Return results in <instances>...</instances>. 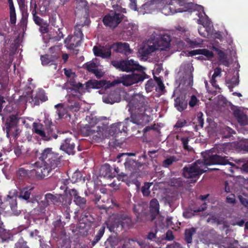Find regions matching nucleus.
<instances>
[{"instance_id":"nucleus-1","label":"nucleus","mask_w":248,"mask_h":248,"mask_svg":"<svg viewBox=\"0 0 248 248\" xmlns=\"http://www.w3.org/2000/svg\"><path fill=\"white\" fill-rule=\"evenodd\" d=\"M35 156L38 159L35 163L18 169L16 173L19 179L23 180L28 178L29 171L33 170H35L38 178L44 179L59 171L64 164L62 155L53 151L52 148H46L40 152L36 151Z\"/></svg>"},{"instance_id":"nucleus-2","label":"nucleus","mask_w":248,"mask_h":248,"mask_svg":"<svg viewBox=\"0 0 248 248\" xmlns=\"http://www.w3.org/2000/svg\"><path fill=\"white\" fill-rule=\"evenodd\" d=\"M226 156L222 157L218 155H214L209 156L204 162L200 160H196L193 163L186 166L183 169V175L187 179H190L191 183H196L200 176L207 170H215L216 168H208L207 166L213 164L225 165L232 163L230 162Z\"/></svg>"},{"instance_id":"nucleus-3","label":"nucleus","mask_w":248,"mask_h":248,"mask_svg":"<svg viewBox=\"0 0 248 248\" xmlns=\"http://www.w3.org/2000/svg\"><path fill=\"white\" fill-rule=\"evenodd\" d=\"M3 212L17 216L20 211L17 209L16 196L7 195L6 200L0 203V242L4 243L14 240L13 234L10 231L4 228V225L1 218Z\"/></svg>"},{"instance_id":"nucleus-4","label":"nucleus","mask_w":248,"mask_h":248,"mask_svg":"<svg viewBox=\"0 0 248 248\" xmlns=\"http://www.w3.org/2000/svg\"><path fill=\"white\" fill-rule=\"evenodd\" d=\"M117 53H120L125 55L131 54L132 50L130 48L129 45L127 43L117 42L110 46H94L93 52L96 57L103 59H108L111 55V49Z\"/></svg>"},{"instance_id":"nucleus-5","label":"nucleus","mask_w":248,"mask_h":248,"mask_svg":"<svg viewBox=\"0 0 248 248\" xmlns=\"http://www.w3.org/2000/svg\"><path fill=\"white\" fill-rule=\"evenodd\" d=\"M89 24L87 19H86L84 22L81 21L79 23H77L74 27V35H68L64 40V43L69 49H74L81 45L83 38L82 28L84 27L88 28Z\"/></svg>"},{"instance_id":"nucleus-6","label":"nucleus","mask_w":248,"mask_h":248,"mask_svg":"<svg viewBox=\"0 0 248 248\" xmlns=\"http://www.w3.org/2000/svg\"><path fill=\"white\" fill-rule=\"evenodd\" d=\"M125 167L131 171V174L128 176L127 174L121 173L118 174L117 178L119 180L123 181L128 186L130 184H134L138 186L140 185L137 178L140 175V171L139 170L135 169L136 167H141V165H139V163L133 159H129L127 160L124 163Z\"/></svg>"},{"instance_id":"nucleus-7","label":"nucleus","mask_w":248,"mask_h":248,"mask_svg":"<svg viewBox=\"0 0 248 248\" xmlns=\"http://www.w3.org/2000/svg\"><path fill=\"white\" fill-rule=\"evenodd\" d=\"M132 103L133 105L132 108L134 112L131 113L130 122L141 127L147 124L150 121V117L145 113L144 102L142 101L137 104L136 99H134L132 100Z\"/></svg>"},{"instance_id":"nucleus-8","label":"nucleus","mask_w":248,"mask_h":248,"mask_svg":"<svg viewBox=\"0 0 248 248\" xmlns=\"http://www.w3.org/2000/svg\"><path fill=\"white\" fill-rule=\"evenodd\" d=\"M111 64L116 69L126 72H134L136 70L142 71L145 69V68L133 60H114L111 61Z\"/></svg>"},{"instance_id":"nucleus-9","label":"nucleus","mask_w":248,"mask_h":248,"mask_svg":"<svg viewBox=\"0 0 248 248\" xmlns=\"http://www.w3.org/2000/svg\"><path fill=\"white\" fill-rule=\"evenodd\" d=\"M71 199L62 195H53L47 193L45 195L44 200L41 201V203L44 208L52 204L57 206L62 205L63 207H68L71 203Z\"/></svg>"},{"instance_id":"nucleus-10","label":"nucleus","mask_w":248,"mask_h":248,"mask_svg":"<svg viewBox=\"0 0 248 248\" xmlns=\"http://www.w3.org/2000/svg\"><path fill=\"white\" fill-rule=\"evenodd\" d=\"M124 17V16L122 14L111 12L105 15L102 21L106 27L114 29L121 22Z\"/></svg>"},{"instance_id":"nucleus-11","label":"nucleus","mask_w":248,"mask_h":248,"mask_svg":"<svg viewBox=\"0 0 248 248\" xmlns=\"http://www.w3.org/2000/svg\"><path fill=\"white\" fill-rule=\"evenodd\" d=\"M119 83L117 80H114L110 82L105 80H97L95 79H90L85 83V89L88 92L91 89H99L105 87V88H108L111 86H115Z\"/></svg>"},{"instance_id":"nucleus-12","label":"nucleus","mask_w":248,"mask_h":248,"mask_svg":"<svg viewBox=\"0 0 248 248\" xmlns=\"http://www.w3.org/2000/svg\"><path fill=\"white\" fill-rule=\"evenodd\" d=\"M68 193L73 199L74 203L80 209H87L88 207L87 201L85 197H81L78 191L75 188H69L67 190Z\"/></svg>"},{"instance_id":"nucleus-13","label":"nucleus","mask_w":248,"mask_h":248,"mask_svg":"<svg viewBox=\"0 0 248 248\" xmlns=\"http://www.w3.org/2000/svg\"><path fill=\"white\" fill-rule=\"evenodd\" d=\"M148 78V76L145 73L141 74L133 73L123 76L121 78V82L124 85L128 86L143 81Z\"/></svg>"},{"instance_id":"nucleus-14","label":"nucleus","mask_w":248,"mask_h":248,"mask_svg":"<svg viewBox=\"0 0 248 248\" xmlns=\"http://www.w3.org/2000/svg\"><path fill=\"white\" fill-rule=\"evenodd\" d=\"M104 127L103 126H95L86 124L81 130L82 132L85 136L92 135L95 133H97L96 137L101 138L103 136V132L104 130Z\"/></svg>"},{"instance_id":"nucleus-15","label":"nucleus","mask_w":248,"mask_h":248,"mask_svg":"<svg viewBox=\"0 0 248 248\" xmlns=\"http://www.w3.org/2000/svg\"><path fill=\"white\" fill-rule=\"evenodd\" d=\"M162 4V0H152L146 2L142 5L141 9L143 10V13L151 14L155 10H158Z\"/></svg>"},{"instance_id":"nucleus-16","label":"nucleus","mask_w":248,"mask_h":248,"mask_svg":"<svg viewBox=\"0 0 248 248\" xmlns=\"http://www.w3.org/2000/svg\"><path fill=\"white\" fill-rule=\"evenodd\" d=\"M58 130L55 126L52 124L51 122H49V124L45 128V136L43 140L49 141L52 139H56L58 138Z\"/></svg>"},{"instance_id":"nucleus-17","label":"nucleus","mask_w":248,"mask_h":248,"mask_svg":"<svg viewBox=\"0 0 248 248\" xmlns=\"http://www.w3.org/2000/svg\"><path fill=\"white\" fill-rule=\"evenodd\" d=\"M117 222L118 224H112L110 222L106 223L107 228L111 232H114L115 227H118L120 225L122 228H124L125 223H128L130 222V218L126 215L120 214L118 216Z\"/></svg>"},{"instance_id":"nucleus-18","label":"nucleus","mask_w":248,"mask_h":248,"mask_svg":"<svg viewBox=\"0 0 248 248\" xmlns=\"http://www.w3.org/2000/svg\"><path fill=\"white\" fill-rule=\"evenodd\" d=\"M75 140H76L70 138L65 139L62 143L60 149L69 155H74L75 152Z\"/></svg>"},{"instance_id":"nucleus-19","label":"nucleus","mask_w":248,"mask_h":248,"mask_svg":"<svg viewBox=\"0 0 248 248\" xmlns=\"http://www.w3.org/2000/svg\"><path fill=\"white\" fill-rule=\"evenodd\" d=\"M58 218L53 222V228L52 232L57 235V237L64 236L65 234L64 226L65 225V222L62 221L60 217H57Z\"/></svg>"},{"instance_id":"nucleus-20","label":"nucleus","mask_w":248,"mask_h":248,"mask_svg":"<svg viewBox=\"0 0 248 248\" xmlns=\"http://www.w3.org/2000/svg\"><path fill=\"white\" fill-rule=\"evenodd\" d=\"M19 119L16 115H11L10 116L9 119L5 123L6 132L7 134L11 133L12 129H16V135L18 130L17 129V125L18 123Z\"/></svg>"},{"instance_id":"nucleus-21","label":"nucleus","mask_w":248,"mask_h":248,"mask_svg":"<svg viewBox=\"0 0 248 248\" xmlns=\"http://www.w3.org/2000/svg\"><path fill=\"white\" fill-rule=\"evenodd\" d=\"M113 168L108 164H105L99 170V175L108 179L115 177L114 172H112Z\"/></svg>"},{"instance_id":"nucleus-22","label":"nucleus","mask_w":248,"mask_h":248,"mask_svg":"<svg viewBox=\"0 0 248 248\" xmlns=\"http://www.w3.org/2000/svg\"><path fill=\"white\" fill-rule=\"evenodd\" d=\"M233 114L240 125L244 126L248 124V116L243 111L237 109L233 111Z\"/></svg>"},{"instance_id":"nucleus-23","label":"nucleus","mask_w":248,"mask_h":248,"mask_svg":"<svg viewBox=\"0 0 248 248\" xmlns=\"http://www.w3.org/2000/svg\"><path fill=\"white\" fill-rule=\"evenodd\" d=\"M149 208L152 220H154L159 213V203L156 199L154 198L150 201Z\"/></svg>"},{"instance_id":"nucleus-24","label":"nucleus","mask_w":248,"mask_h":248,"mask_svg":"<svg viewBox=\"0 0 248 248\" xmlns=\"http://www.w3.org/2000/svg\"><path fill=\"white\" fill-rule=\"evenodd\" d=\"M47 96L46 95L45 92L43 89H39L37 92L36 95L32 97V102L34 105L38 106L41 102L47 100Z\"/></svg>"},{"instance_id":"nucleus-25","label":"nucleus","mask_w":248,"mask_h":248,"mask_svg":"<svg viewBox=\"0 0 248 248\" xmlns=\"http://www.w3.org/2000/svg\"><path fill=\"white\" fill-rule=\"evenodd\" d=\"M170 36L167 34L162 35L158 42V46L161 50H166L170 46Z\"/></svg>"},{"instance_id":"nucleus-26","label":"nucleus","mask_w":248,"mask_h":248,"mask_svg":"<svg viewBox=\"0 0 248 248\" xmlns=\"http://www.w3.org/2000/svg\"><path fill=\"white\" fill-rule=\"evenodd\" d=\"M187 106V102L185 97L181 96L177 97L174 99V107L180 112L186 109Z\"/></svg>"},{"instance_id":"nucleus-27","label":"nucleus","mask_w":248,"mask_h":248,"mask_svg":"<svg viewBox=\"0 0 248 248\" xmlns=\"http://www.w3.org/2000/svg\"><path fill=\"white\" fill-rule=\"evenodd\" d=\"M169 3L170 9L172 12V14H173L176 13H181L186 10H184L182 8H177L178 6L180 5V3L179 0H162V3Z\"/></svg>"},{"instance_id":"nucleus-28","label":"nucleus","mask_w":248,"mask_h":248,"mask_svg":"<svg viewBox=\"0 0 248 248\" xmlns=\"http://www.w3.org/2000/svg\"><path fill=\"white\" fill-rule=\"evenodd\" d=\"M189 54L191 56L196 55H202L205 56L207 59H210L214 57L213 52L206 48L193 50L189 51Z\"/></svg>"},{"instance_id":"nucleus-29","label":"nucleus","mask_w":248,"mask_h":248,"mask_svg":"<svg viewBox=\"0 0 248 248\" xmlns=\"http://www.w3.org/2000/svg\"><path fill=\"white\" fill-rule=\"evenodd\" d=\"M213 49L215 51L218 57V61L222 65L228 67L230 65L229 60L227 59V55L224 51L221 49L213 47Z\"/></svg>"},{"instance_id":"nucleus-30","label":"nucleus","mask_w":248,"mask_h":248,"mask_svg":"<svg viewBox=\"0 0 248 248\" xmlns=\"http://www.w3.org/2000/svg\"><path fill=\"white\" fill-rule=\"evenodd\" d=\"M58 55L45 54L41 55L40 59L43 65H46L48 64H53L54 62L58 59Z\"/></svg>"},{"instance_id":"nucleus-31","label":"nucleus","mask_w":248,"mask_h":248,"mask_svg":"<svg viewBox=\"0 0 248 248\" xmlns=\"http://www.w3.org/2000/svg\"><path fill=\"white\" fill-rule=\"evenodd\" d=\"M32 132L39 136L43 140L45 136V129L41 123L34 122L32 124Z\"/></svg>"},{"instance_id":"nucleus-32","label":"nucleus","mask_w":248,"mask_h":248,"mask_svg":"<svg viewBox=\"0 0 248 248\" xmlns=\"http://www.w3.org/2000/svg\"><path fill=\"white\" fill-rule=\"evenodd\" d=\"M33 189V187L31 186L22 188L20 189L19 198L26 201L29 200Z\"/></svg>"},{"instance_id":"nucleus-33","label":"nucleus","mask_w":248,"mask_h":248,"mask_svg":"<svg viewBox=\"0 0 248 248\" xmlns=\"http://www.w3.org/2000/svg\"><path fill=\"white\" fill-rule=\"evenodd\" d=\"M239 73L237 72L236 75L233 76L231 79L226 81V84L229 85L228 87L230 92H232L233 88L238 85L239 83Z\"/></svg>"},{"instance_id":"nucleus-34","label":"nucleus","mask_w":248,"mask_h":248,"mask_svg":"<svg viewBox=\"0 0 248 248\" xmlns=\"http://www.w3.org/2000/svg\"><path fill=\"white\" fill-rule=\"evenodd\" d=\"M130 119L129 118H126L124 122H119L116 124L118 130H120V133L124 132V134H126L128 131V127L129 126Z\"/></svg>"},{"instance_id":"nucleus-35","label":"nucleus","mask_w":248,"mask_h":248,"mask_svg":"<svg viewBox=\"0 0 248 248\" xmlns=\"http://www.w3.org/2000/svg\"><path fill=\"white\" fill-rule=\"evenodd\" d=\"M196 231V228L192 227L186 229L185 231V240L187 244H190L192 242V236Z\"/></svg>"},{"instance_id":"nucleus-36","label":"nucleus","mask_w":248,"mask_h":248,"mask_svg":"<svg viewBox=\"0 0 248 248\" xmlns=\"http://www.w3.org/2000/svg\"><path fill=\"white\" fill-rule=\"evenodd\" d=\"M156 50V48L155 46H148L147 48H142L140 53L143 57H147L152 52L155 51Z\"/></svg>"},{"instance_id":"nucleus-37","label":"nucleus","mask_w":248,"mask_h":248,"mask_svg":"<svg viewBox=\"0 0 248 248\" xmlns=\"http://www.w3.org/2000/svg\"><path fill=\"white\" fill-rule=\"evenodd\" d=\"M84 211L83 213L81 214L80 217V219H79V222L80 224H83V226H80L82 227H84L85 225L88 223L89 222H91L90 220V214L89 212L86 211V209L83 210Z\"/></svg>"},{"instance_id":"nucleus-38","label":"nucleus","mask_w":248,"mask_h":248,"mask_svg":"<svg viewBox=\"0 0 248 248\" xmlns=\"http://www.w3.org/2000/svg\"><path fill=\"white\" fill-rule=\"evenodd\" d=\"M57 109L56 113L58 115L59 119H62L67 113V110L62 103H59L55 106Z\"/></svg>"},{"instance_id":"nucleus-39","label":"nucleus","mask_w":248,"mask_h":248,"mask_svg":"<svg viewBox=\"0 0 248 248\" xmlns=\"http://www.w3.org/2000/svg\"><path fill=\"white\" fill-rule=\"evenodd\" d=\"M105 230V226H102L99 229L93 240L92 242V245L94 246L100 240L103 236Z\"/></svg>"},{"instance_id":"nucleus-40","label":"nucleus","mask_w":248,"mask_h":248,"mask_svg":"<svg viewBox=\"0 0 248 248\" xmlns=\"http://www.w3.org/2000/svg\"><path fill=\"white\" fill-rule=\"evenodd\" d=\"M158 10L166 16L172 14V12L170 9L169 2L164 3V4L162 3V4L160 5V8H158Z\"/></svg>"},{"instance_id":"nucleus-41","label":"nucleus","mask_w":248,"mask_h":248,"mask_svg":"<svg viewBox=\"0 0 248 248\" xmlns=\"http://www.w3.org/2000/svg\"><path fill=\"white\" fill-rule=\"evenodd\" d=\"M14 248H30L28 243L23 237L19 238L15 244Z\"/></svg>"},{"instance_id":"nucleus-42","label":"nucleus","mask_w":248,"mask_h":248,"mask_svg":"<svg viewBox=\"0 0 248 248\" xmlns=\"http://www.w3.org/2000/svg\"><path fill=\"white\" fill-rule=\"evenodd\" d=\"M177 159L176 157L172 155L165 159L162 163L163 166L165 168H168L171 165L173 162H176Z\"/></svg>"},{"instance_id":"nucleus-43","label":"nucleus","mask_w":248,"mask_h":248,"mask_svg":"<svg viewBox=\"0 0 248 248\" xmlns=\"http://www.w3.org/2000/svg\"><path fill=\"white\" fill-rule=\"evenodd\" d=\"M77 78H71L67 79V82L71 86L77 89H79L83 87V85L76 81Z\"/></svg>"},{"instance_id":"nucleus-44","label":"nucleus","mask_w":248,"mask_h":248,"mask_svg":"<svg viewBox=\"0 0 248 248\" xmlns=\"http://www.w3.org/2000/svg\"><path fill=\"white\" fill-rule=\"evenodd\" d=\"M78 89L76 88V89H71L72 93L69 94V99L71 100V99H79L81 93L78 90Z\"/></svg>"},{"instance_id":"nucleus-45","label":"nucleus","mask_w":248,"mask_h":248,"mask_svg":"<svg viewBox=\"0 0 248 248\" xmlns=\"http://www.w3.org/2000/svg\"><path fill=\"white\" fill-rule=\"evenodd\" d=\"M109 135L112 136L116 137L117 135L120 133V130H118V128L117 127L116 124H112L108 131Z\"/></svg>"},{"instance_id":"nucleus-46","label":"nucleus","mask_w":248,"mask_h":248,"mask_svg":"<svg viewBox=\"0 0 248 248\" xmlns=\"http://www.w3.org/2000/svg\"><path fill=\"white\" fill-rule=\"evenodd\" d=\"M181 141L182 142L183 148L185 150L187 151H191V148L188 146V142L189 141V139L187 137H182L180 139Z\"/></svg>"},{"instance_id":"nucleus-47","label":"nucleus","mask_w":248,"mask_h":248,"mask_svg":"<svg viewBox=\"0 0 248 248\" xmlns=\"http://www.w3.org/2000/svg\"><path fill=\"white\" fill-rule=\"evenodd\" d=\"M186 42L189 45V46L192 48L201 46L202 44V41H198L196 40H191L188 38L187 39Z\"/></svg>"},{"instance_id":"nucleus-48","label":"nucleus","mask_w":248,"mask_h":248,"mask_svg":"<svg viewBox=\"0 0 248 248\" xmlns=\"http://www.w3.org/2000/svg\"><path fill=\"white\" fill-rule=\"evenodd\" d=\"M203 113L202 112H199L197 115V120L196 126H199L201 127H203L204 124V119H203Z\"/></svg>"},{"instance_id":"nucleus-49","label":"nucleus","mask_w":248,"mask_h":248,"mask_svg":"<svg viewBox=\"0 0 248 248\" xmlns=\"http://www.w3.org/2000/svg\"><path fill=\"white\" fill-rule=\"evenodd\" d=\"M150 186L148 183H145L144 186L141 187V192L144 196H148L150 194Z\"/></svg>"},{"instance_id":"nucleus-50","label":"nucleus","mask_w":248,"mask_h":248,"mask_svg":"<svg viewBox=\"0 0 248 248\" xmlns=\"http://www.w3.org/2000/svg\"><path fill=\"white\" fill-rule=\"evenodd\" d=\"M222 132L224 134H227V137H229L231 134L235 133V131L232 128L227 126L222 127Z\"/></svg>"},{"instance_id":"nucleus-51","label":"nucleus","mask_w":248,"mask_h":248,"mask_svg":"<svg viewBox=\"0 0 248 248\" xmlns=\"http://www.w3.org/2000/svg\"><path fill=\"white\" fill-rule=\"evenodd\" d=\"M64 73L67 79L69 78H77V76L75 74V73L73 72L71 69H67L66 68L64 69Z\"/></svg>"},{"instance_id":"nucleus-52","label":"nucleus","mask_w":248,"mask_h":248,"mask_svg":"<svg viewBox=\"0 0 248 248\" xmlns=\"http://www.w3.org/2000/svg\"><path fill=\"white\" fill-rule=\"evenodd\" d=\"M10 19L12 24H15L16 21V10L15 9L10 10Z\"/></svg>"},{"instance_id":"nucleus-53","label":"nucleus","mask_w":248,"mask_h":248,"mask_svg":"<svg viewBox=\"0 0 248 248\" xmlns=\"http://www.w3.org/2000/svg\"><path fill=\"white\" fill-rule=\"evenodd\" d=\"M97 66L96 64L94 62H90L86 64L87 70L91 73L97 69Z\"/></svg>"},{"instance_id":"nucleus-54","label":"nucleus","mask_w":248,"mask_h":248,"mask_svg":"<svg viewBox=\"0 0 248 248\" xmlns=\"http://www.w3.org/2000/svg\"><path fill=\"white\" fill-rule=\"evenodd\" d=\"M69 108L72 109L74 110L75 111H77L79 110V109L80 108V106L79 104V103L78 102V101H76L75 100H74V102L72 104H71L69 106Z\"/></svg>"},{"instance_id":"nucleus-55","label":"nucleus","mask_w":248,"mask_h":248,"mask_svg":"<svg viewBox=\"0 0 248 248\" xmlns=\"http://www.w3.org/2000/svg\"><path fill=\"white\" fill-rule=\"evenodd\" d=\"M154 81L152 79L148 80L145 84V89L147 92L151 91L152 90V89L154 87Z\"/></svg>"},{"instance_id":"nucleus-56","label":"nucleus","mask_w":248,"mask_h":248,"mask_svg":"<svg viewBox=\"0 0 248 248\" xmlns=\"http://www.w3.org/2000/svg\"><path fill=\"white\" fill-rule=\"evenodd\" d=\"M194 70V68L193 66H191L190 69L189 73L188 75L187 80H188V84L189 86H192L193 85V76L192 74V71Z\"/></svg>"},{"instance_id":"nucleus-57","label":"nucleus","mask_w":248,"mask_h":248,"mask_svg":"<svg viewBox=\"0 0 248 248\" xmlns=\"http://www.w3.org/2000/svg\"><path fill=\"white\" fill-rule=\"evenodd\" d=\"M198 101L199 100L197 97L194 95H192L189 101V105L190 107L193 108L196 106Z\"/></svg>"},{"instance_id":"nucleus-58","label":"nucleus","mask_w":248,"mask_h":248,"mask_svg":"<svg viewBox=\"0 0 248 248\" xmlns=\"http://www.w3.org/2000/svg\"><path fill=\"white\" fill-rule=\"evenodd\" d=\"M226 202L234 204L236 202L235 196L234 194H231L226 197Z\"/></svg>"},{"instance_id":"nucleus-59","label":"nucleus","mask_w":248,"mask_h":248,"mask_svg":"<svg viewBox=\"0 0 248 248\" xmlns=\"http://www.w3.org/2000/svg\"><path fill=\"white\" fill-rule=\"evenodd\" d=\"M155 79L157 83L160 90L162 91H163L165 89V86L161 78L159 77H155Z\"/></svg>"},{"instance_id":"nucleus-60","label":"nucleus","mask_w":248,"mask_h":248,"mask_svg":"<svg viewBox=\"0 0 248 248\" xmlns=\"http://www.w3.org/2000/svg\"><path fill=\"white\" fill-rule=\"evenodd\" d=\"M238 198L241 203L248 210V199L241 195L239 196Z\"/></svg>"},{"instance_id":"nucleus-61","label":"nucleus","mask_w":248,"mask_h":248,"mask_svg":"<svg viewBox=\"0 0 248 248\" xmlns=\"http://www.w3.org/2000/svg\"><path fill=\"white\" fill-rule=\"evenodd\" d=\"M186 124V120H178L176 122L175 125H174V127L175 128H182L184 127Z\"/></svg>"},{"instance_id":"nucleus-62","label":"nucleus","mask_w":248,"mask_h":248,"mask_svg":"<svg viewBox=\"0 0 248 248\" xmlns=\"http://www.w3.org/2000/svg\"><path fill=\"white\" fill-rule=\"evenodd\" d=\"M141 208V207L140 204L134 205V206H133V212L137 217H139L140 215V210Z\"/></svg>"},{"instance_id":"nucleus-63","label":"nucleus","mask_w":248,"mask_h":248,"mask_svg":"<svg viewBox=\"0 0 248 248\" xmlns=\"http://www.w3.org/2000/svg\"><path fill=\"white\" fill-rule=\"evenodd\" d=\"M62 29L59 28L58 29V32H57V35L54 37L55 41H60L62 38L63 37V33L61 31Z\"/></svg>"},{"instance_id":"nucleus-64","label":"nucleus","mask_w":248,"mask_h":248,"mask_svg":"<svg viewBox=\"0 0 248 248\" xmlns=\"http://www.w3.org/2000/svg\"><path fill=\"white\" fill-rule=\"evenodd\" d=\"M222 70L220 67H217L214 69V72L213 75L212 77H213V78H216L217 77L221 76V73Z\"/></svg>"}]
</instances>
